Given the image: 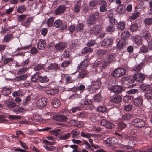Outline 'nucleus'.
<instances>
[{
  "label": "nucleus",
  "mask_w": 152,
  "mask_h": 152,
  "mask_svg": "<svg viewBox=\"0 0 152 152\" xmlns=\"http://www.w3.org/2000/svg\"><path fill=\"white\" fill-rule=\"evenodd\" d=\"M115 59L114 56L112 54H110L106 56L104 62H98L97 63V65L96 67L97 68H99L100 67L103 68L108 64L115 61Z\"/></svg>",
  "instance_id": "obj_1"
},
{
  "label": "nucleus",
  "mask_w": 152,
  "mask_h": 152,
  "mask_svg": "<svg viewBox=\"0 0 152 152\" xmlns=\"http://www.w3.org/2000/svg\"><path fill=\"white\" fill-rule=\"evenodd\" d=\"M101 83L100 79H97L96 81H92L91 84L88 86V88L91 90L92 92H94L99 88Z\"/></svg>",
  "instance_id": "obj_2"
},
{
  "label": "nucleus",
  "mask_w": 152,
  "mask_h": 152,
  "mask_svg": "<svg viewBox=\"0 0 152 152\" xmlns=\"http://www.w3.org/2000/svg\"><path fill=\"white\" fill-rule=\"evenodd\" d=\"M145 78V76L144 74L137 73V74H135L134 75L131 81L132 83H134L135 80H136L139 82H141L144 80Z\"/></svg>",
  "instance_id": "obj_3"
},
{
  "label": "nucleus",
  "mask_w": 152,
  "mask_h": 152,
  "mask_svg": "<svg viewBox=\"0 0 152 152\" xmlns=\"http://www.w3.org/2000/svg\"><path fill=\"white\" fill-rule=\"evenodd\" d=\"M132 124L135 127L142 128L145 126V123L144 120L141 119L136 118L133 120Z\"/></svg>",
  "instance_id": "obj_4"
},
{
  "label": "nucleus",
  "mask_w": 152,
  "mask_h": 152,
  "mask_svg": "<svg viewBox=\"0 0 152 152\" xmlns=\"http://www.w3.org/2000/svg\"><path fill=\"white\" fill-rule=\"evenodd\" d=\"M126 73V71L123 68L117 69L114 70L111 73L113 77H118L124 75Z\"/></svg>",
  "instance_id": "obj_5"
},
{
  "label": "nucleus",
  "mask_w": 152,
  "mask_h": 152,
  "mask_svg": "<svg viewBox=\"0 0 152 152\" xmlns=\"http://www.w3.org/2000/svg\"><path fill=\"white\" fill-rule=\"evenodd\" d=\"M47 104V99L44 98H41L36 102V105L37 107L41 108L45 107Z\"/></svg>",
  "instance_id": "obj_6"
},
{
  "label": "nucleus",
  "mask_w": 152,
  "mask_h": 152,
  "mask_svg": "<svg viewBox=\"0 0 152 152\" xmlns=\"http://www.w3.org/2000/svg\"><path fill=\"white\" fill-rule=\"evenodd\" d=\"M99 17V14L97 12H96L91 15L88 21V24L91 25L96 21Z\"/></svg>",
  "instance_id": "obj_7"
},
{
  "label": "nucleus",
  "mask_w": 152,
  "mask_h": 152,
  "mask_svg": "<svg viewBox=\"0 0 152 152\" xmlns=\"http://www.w3.org/2000/svg\"><path fill=\"white\" fill-rule=\"evenodd\" d=\"M82 105H84L86 107V110H91L94 107V105L92 104V102L91 100L87 101L82 100L81 102Z\"/></svg>",
  "instance_id": "obj_8"
},
{
  "label": "nucleus",
  "mask_w": 152,
  "mask_h": 152,
  "mask_svg": "<svg viewBox=\"0 0 152 152\" xmlns=\"http://www.w3.org/2000/svg\"><path fill=\"white\" fill-rule=\"evenodd\" d=\"M101 31V26L100 25H94L90 29V32L91 34L97 35Z\"/></svg>",
  "instance_id": "obj_9"
},
{
  "label": "nucleus",
  "mask_w": 152,
  "mask_h": 152,
  "mask_svg": "<svg viewBox=\"0 0 152 152\" xmlns=\"http://www.w3.org/2000/svg\"><path fill=\"white\" fill-rule=\"evenodd\" d=\"M113 41V39L111 38L104 39L102 42L101 47L103 48H107L112 44Z\"/></svg>",
  "instance_id": "obj_10"
},
{
  "label": "nucleus",
  "mask_w": 152,
  "mask_h": 152,
  "mask_svg": "<svg viewBox=\"0 0 152 152\" xmlns=\"http://www.w3.org/2000/svg\"><path fill=\"white\" fill-rule=\"evenodd\" d=\"M110 100L112 102L119 103L121 102L122 98L119 95H115L110 97Z\"/></svg>",
  "instance_id": "obj_11"
},
{
  "label": "nucleus",
  "mask_w": 152,
  "mask_h": 152,
  "mask_svg": "<svg viewBox=\"0 0 152 152\" xmlns=\"http://www.w3.org/2000/svg\"><path fill=\"white\" fill-rule=\"evenodd\" d=\"M53 119L57 121L64 122L67 121L68 118L64 115H59L54 116Z\"/></svg>",
  "instance_id": "obj_12"
},
{
  "label": "nucleus",
  "mask_w": 152,
  "mask_h": 152,
  "mask_svg": "<svg viewBox=\"0 0 152 152\" xmlns=\"http://www.w3.org/2000/svg\"><path fill=\"white\" fill-rule=\"evenodd\" d=\"M66 9V7L64 5H60L56 9L55 13L56 15H59L63 13Z\"/></svg>",
  "instance_id": "obj_13"
},
{
  "label": "nucleus",
  "mask_w": 152,
  "mask_h": 152,
  "mask_svg": "<svg viewBox=\"0 0 152 152\" xmlns=\"http://www.w3.org/2000/svg\"><path fill=\"white\" fill-rule=\"evenodd\" d=\"M133 118V115L129 113H126L123 114L121 117L122 121H127L130 120Z\"/></svg>",
  "instance_id": "obj_14"
},
{
  "label": "nucleus",
  "mask_w": 152,
  "mask_h": 152,
  "mask_svg": "<svg viewBox=\"0 0 152 152\" xmlns=\"http://www.w3.org/2000/svg\"><path fill=\"white\" fill-rule=\"evenodd\" d=\"M133 102L136 106L140 107L142 106L143 103V100L141 96L134 98Z\"/></svg>",
  "instance_id": "obj_15"
},
{
  "label": "nucleus",
  "mask_w": 152,
  "mask_h": 152,
  "mask_svg": "<svg viewBox=\"0 0 152 152\" xmlns=\"http://www.w3.org/2000/svg\"><path fill=\"white\" fill-rule=\"evenodd\" d=\"M109 89L114 93H119L122 91L123 88L121 86H112Z\"/></svg>",
  "instance_id": "obj_16"
},
{
  "label": "nucleus",
  "mask_w": 152,
  "mask_h": 152,
  "mask_svg": "<svg viewBox=\"0 0 152 152\" xmlns=\"http://www.w3.org/2000/svg\"><path fill=\"white\" fill-rule=\"evenodd\" d=\"M107 13L109 15V21L111 23L114 25H117L118 23L117 20L113 17V14L112 12L111 11H110L107 12Z\"/></svg>",
  "instance_id": "obj_17"
},
{
  "label": "nucleus",
  "mask_w": 152,
  "mask_h": 152,
  "mask_svg": "<svg viewBox=\"0 0 152 152\" xmlns=\"http://www.w3.org/2000/svg\"><path fill=\"white\" fill-rule=\"evenodd\" d=\"M88 55H86L85 56V59L81 63L79 67L81 69L86 68L89 64L88 60L87 59L88 58Z\"/></svg>",
  "instance_id": "obj_18"
},
{
  "label": "nucleus",
  "mask_w": 152,
  "mask_h": 152,
  "mask_svg": "<svg viewBox=\"0 0 152 152\" xmlns=\"http://www.w3.org/2000/svg\"><path fill=\"white\" fill-rule=\"evenodd\" d=\"M46 43L45 40L41 39L39 40L37 45V48L40 50H43L46 46Z\"/></svg>",
  "instance_id": "obj_19"
},
{
  "label": "nucleus",
  "mask_w": 152,
  "mask_h": 152,
  "mask_svg": "<svg viewBox=\"0 0 152 152\" xmlns=\"http://www.w3.org/2000/svg\"><path fill=\"white\" fill-rule=\"evenodd\" d=\"M125 11V8L123 4L119 5L116 9V12L119 14L124 13Z\"/></svg>",
  "instance_id": "obj_20"
},
{
  "label": "nucleus",
  "mask_w": 152,
  "mask_h": 152,
  "mask_svg": "<svg viewBox=\"0 0 152 152\" xmlns=\"http://www.w3.org/2000/svg\"><path fill=\"white\" fill-rule=\"evenodd\" d=\"M126 43V40L123 39H121L118 42L117 44V47L118 49L121 50L125 46Z\"/></svg>",
  "instance_id": "obj_21"
},
{
  "label": "nucleus",
  "mask_w": 152,
  "mask_h": 152,
  "mask_svg": "<svg viewBox=\"0 0 152 152\" xmlns=\"http://www.w3.org/2000/svg\"><path fill=\"white\" fill-rule=\"evenodd\" d=\"M7 107L9 109L13 108L16 106V104L11 99H8L6 103Z\"/></svg>",
  "instance_id": "obj_22"
},
{
  "label": "nucleus",
  "mask_w": 152,
  "mask_h": 152,
  "mask_svg": "<svg viewBox=\"0 0 152 152\" xmlns=\"http://www.w3.org/2000/svg\"><path fill=\"white\" fill-rule=\"evenodd\" d=\"M51 104L53 107L55 108H58L61 104L60 101L56 98L52 99Z\"/></svg>",
  "instance_id": "obj_23"
},
{
  "label": "nucleus",
  "mask_w": 152,
  "mask_h": 152,
  "mask_svg": "<svg viewBox=\"0 0 152 152\" xmlns=\"http://www.w3.org/2000/svg\"><path fill=\"white\" fill-rule=\"evenodd\" d=\"M66 46V43L61 42L56 45L55 47L56 50H60L64 48Z\"/></svg>",
  "instance_id": "obj_24"
},
{
  "label": "nucleus",
  "mask_w": 152,
  "mask_h": 152,
  "mask_svg": "<svg viewBox=\"0 0 152 152\" xmlns=\"http://www.w3.org/2000/svg\"><path fill=\"white\" fill-rule=\"evenodd\" d=\"M134 44H136L137 46H140L142 44V40L139 37L136 36L133 40Z\"/></svg>",
  "instance_id": "obj_25"
},
{
  "label": "nucleus",
  "mask_w": 152,
  "mask_h": 152,
  "mask_svg": "<svg viewBox=\"0 0 152 152\" xmlns=\"http://www.w3.org/2000/svg\"><path fill=\"white\" fill-rule=\"evenodd\" d=\"M72 138H78L80 132L78 129H75L73 130L71 132Z\"/></svg>",
  "instance_id": "obj_26"
},
{
  "label": "nucleus",
  "mask_w": 152,
  "mask_h": 152,
  "mask_svg": "<svg viewBox=\"0 0 152 152\" xmlns=\"http://www.w3.org/2000/svg\"><path fill=\"white\" fill-rule=\"evenodd\" d=\"M80 108L79 107H75L71 108L70 110H68L66 109L65 111L66 112V113L67 115H68V113H74L76 112L77 110H80Z\"/></svg>",
  "instance_id": "obj_27"
},
{
  "label": "nucleus",
  "mask_w": 152,
  "mask_h": 152,
  "mask_svg": "<svg viewBox=\"0 0 152 152\" xmlns=\"http://www.w3.org/2000/svg\"><path fill=\"white\" fill-rule=\"evenodd\" d=\"M11 92V88L5 87L2 90V94L5 96H8Z\"/></svg>",
  "instance_id": "obj_28"
},
{
  "label": "nucleus",
  "mask_w": 152,
  "mask_h": 152,
  "mask_svg": "<svg viewBox=\"0 0 152 152\" xmlns=\"http://www.w3.org/2000/svg\"><path fill=\"white\" fill-rule=\"evenodd\" d=\"M59 90L57 88L47 90L46 91V94L48 95H53L57 94Z\"/></svg>",
  "instance_id": "obj_29"
},
{
  "label": "nucleus",
  "mask_w": 152,
  "mask_h": 152,
  "mask_svg": "<svg viewBox=\"0 0 152 152\" xmlns=\"http://www.w3.org/2000/svg\"><path fill=\"white\" fill-rule=\"evenodd\" d=\"M129 36L130 33L128 31H124L121 34V39H123L126 41V39L129 37Z\"/></svg>",
  "instance_id": "obj_30"
},
{
  "label": "nucleus",
  "mask_w": 152,
  "mask_h": 152,
  "mask_svg": "<svg viewBox=\"0 0 152 152\" xmlns=\"http://www.w3.org/2000/svg\"><path fill=\"white\" fill-rule=\"evenodd\" d=\"M150 86L149 85L143 84L140 86V89L142 91H147L150 88Z\"/></svg>",
  "instance_id": "obj_31"
},
{
  "label": "nucleus",
  "mask_w": 152,
  "mask_h": 152,
  "mask_svg": "<svg viewBox=\"0 0 152 152\" xmlns=\"http://www.w3.org/2000/svg\"><path fill=\"white\" fill-rule=\"evenodd\" d=\"M144 65V63L142 62L138 65H136L133 67V69L135 71H140L143 67Z\"/></svg>",
  "instance_id": "obj_32"
},
{
  "label": "nucleus",
  "mask_w": 152,
  "mask_h": 152,
  "mask_svg": "<svg viewBox=\"0 0 152 152\" xmlns=\"http://www.w3.org/2000/svg\"><path fill=\"white\" fill-rule=\"evenodd\" d=\"M106 142L108 144H114L117 142V140L115 137H110L106 140Z\"/></svg>",
  "instance_id": "obj_33"
},
{
  "label": "nucleus",
  "mask_w": 152,
  "mask_h": 152,
  "mask_svg": "<svg viewBox=\"0 0 152 152\" xmlns=\"http://www.w3.org/2000/svg\"><path fill=\"white\" fill-rule=\"evenodd\" d=\"M54 21V18L53 17H50L48 19L46 23L48 27H51L53 25Z\"/></svg>",
  "instance_id": "obj_34"
},
{
  "label": "nucleus",
  "mask_w": 152,
  "mask_h": 152,
  "mask_svg": "<svg viewBox=\"0 0 152 152\" xmlns=\"http://www.w3.org/2000/svg\"><path fill=\"white\" fill-rule=\"evenodd\" d=\"M33 17L28 18L25 22L23 23V25L25 27H27L30 25V23L33 20Z\"/></svg>",
  "instance_id": "obj_35"
},
{
  "label": "nucleus",
  "mask_w": 152,
  "mask_h": 152,
  "mask_svg": "<svg viewBox=\"0 0 152 152\" xmlns=\"http://www.w3.org/2000/svg\"><path fill=\"white\" fill-rule=\"evenodd\" d=\"M80 3L79 2H77L76 4L73 9L74 12L76 13H77L80 10Z\"/></svg>",
  "instance_id": "obj_36"
},
{
  "label": "nucleus",
  "mask_w": 152,
  "mask_h": 152,
  "mask_svg": "<svg viewBox=\"0 0 152 152\" xmlns=\"http://www.w3.org/2000/svg\"><path fill=\"white\" fill-rule=\"evenodd\" d=\"M13 112L15 113L19 114L24 112V110L21 107L15 108L13 109Z\"/></svg>",
  "instance_id": "obj_37"
},
{
  "label": "nucleus",
  "mask_w": 152,
  "mask_h": 152,
  "mask_svg": "<svg viewBox=\"0 0 152 152\" xmlns=\"http://www.w3.org/2000/svg\"><path fill=\"white\" fill-rule=\"evenodd\" d=\"M39 80L40 82L43 83H46L49 81V79L46 76H39Z\"/></svg>",
  "instance_id": "obj_38"
},
{
  "label": "nucleus",
  "mask_w": 152,
  "mask_h": 152,
  "mask_svg": "<svg viewBox=\"0 0 152 152\" xmlns=\"http://www.w3.org/2000/svg\"><path fill=\"white\" fill-rule=\"evenodd\" d=\"M84 26V24L83 23H80L78 24L76 28L75 31L76 32L82 31Z\"/></svg>",
  "instance_id": "obj_39"
},
{
  "label": "nucleus",
  "mask_w": 152,
  "mask_h": 152,
  "mask_svg": "<svg viewBox=\"0 0 152 152\" xmlns=\"http://www.w3.org/2000/svg\"><path fill=\"white\" fill-rule=\"evenodd\" d=\"M125 26V23L124 22L120 21L118 23L117 26V28L119 29L122 30L124 29Z\"/></svg>",
  "instance_id": "obj_40"
},
{
  "label": "nucleus",
  "mask_w": 152,
  "mask_h": 152,
  "mask_svg": "<svg viewBox=\"0 0 152 152\" xmlns=\"http://www.w3.org/2000/svg\"><path fill=\"white\" fill-rule=\"evenodd\" d=\"M63 25L62 21L59 19L55 20L54 23V25L56 28H59Z\"/></svg>",
  "instance_id": "obj_41"
},
{
  "label": "nucleus",
  "mask_w": 152,
  "mask_h": 152,
  "mask_svg": "<svg viewBox=\"0 0 152 152\" xmlns=\"http://www.w3.org/2000/svg\"><path fill=\"white\" fill-rule=\"evenodd\" d=\"M27 77V76L26 75H21L16 77L15 78V80L17 81L25 80Z\"/></svg>",
  "instance_id": "obj_42"
},
{
  "label": "nucleus",
  "mask_w": 152,
  "mask_h": 152,
  "mask_svg": "<svg viewBox=\"0 0 152 152\" xmlns=\"http://www.w3.org/2000/svg\"><path fill=\"white\" fill-rule=\"evenodd\" d=\"M93 50L92 49L89 47L85 48L82 51V53L83 54L86 53H90L92 52Z\"/></svg>",
  "instance_id": "obj_43"
},
{
  "label": "nucleus",
  "mask_w": 152,
  "mask_h": 152,
  "mask_svg": "<svg viewBox=\"0 0 152 152\" xmlns=\"http://www.w3.org/2000/svg\"><path fill=\"white\" fill-rule=\"evenodd\" d=\"M97 110L99 112L104 113L107 110V108L104 106H99L97 108Z\"/></svg>",
  "instance_id": "obj_44"
},
{
  "label": "nucleus",
  "mask_w": 152,
  "mask_h": 152,
  "mask_svg": "<svg viewBox=\"0 0 152 152\" xmlns=\"http://www.w3.org/2000/svg\"><path fill=\"white\" fill-rule=\"evenodd\" d=\"M126 125L125 123L123 122L119 123L118 124V129L119 131H121L123 129L126 127Z\"/></svg>",
  "instance_id": "obj_45"
},
{
  "label": "nucleus",
  "mask_w": 152,
  "mask_h": 152,
  "mask_svg": "<svg viewBox=\"0 0 152 152\" xmlns=\"http://www.w3.org/2000/svg\"><path fill=\"white\" fill-rule=\"evenodd\" d=\"M39 74L38 72H37L31 77V80L33 82H36L39 78Z\"/></svg>",
  "instance_id": "obj_46"
},
{
  "label": "nucleus",
  "mask_w": 152,
  "mask_h": 152,
  "mask_svg": "<svg viewBox=\"0 0 152 152\" xmlns=\"http://www.w3.org/2000/svg\"><path fill=\"white\" fill-rule=\"evenodd\" d=\"M83 145H85V147L86 149H87L90 147L91 145L89 143L85 140H82V143L80 145V146H82Z\"/></svg>",
  "instance_id": "obj_47"
},
{
  "label": "nucleus",
  "mask_w": 152,
  "mask_h": 152,
  "mask_svg": "<svg viewBox=\"0 0 152 152\" xmlns=\"http://www.w3.org/2000/svg\"><path fill=\"white\" fill-rule=\"evenodd\" d=\"M86 72L85 70L82 71L79 73L78 77L79 78H82L86 77Z\"/></svg>",
  "instance_id": "obj_48"
},
{
  "label": "nucleus",
  "mask_w": 152,
  "mask_h": 152,
  "mask_svg": "<svg viewBox=\"0 0 152 152\" xmlns=\"http://www.w3.org/2000/svg\"><path fill=\"white\" fill-rule=\"evenodd\" d=\"M144 23L147 25H151L152 24V18H146L144 20Z\"/></svg>",
  "instance_id": "obj_49"
},
{
  "label": "nucleus",
  "mask_w": 152,
  "mask_h": 152,
  "mask_svg": "<svg viewBox=\"0 0 152 152\" xmlns=\"http://www.w3.org/2000/svg\"><path fill=\"white\" fill-rule=\"evenodd\" d=\"M59 67L57 64L56 63L52 64L49 66L50 69L53 70H57L58 69Z\"/></svg>",
  "instance_id": "obj_50"
},
{
  "label": "nucleus",
  "mask_w": 152,
  "mask_h": 152,
  "mask_svg": "<svg viewBox=\"0 0 152 152\" xmlns=\"http://www.w3.org/2000/svg\"><path fill=\"white\" fill-rule=\"evenodd\" d=\"M133 108V106L131 104H127L124 106V109L126 111H130Z\"/></svg>",
  "instance_id": "obj_51"
},
{
  "label": "nucleus",
  "mask_w": 152,
  "mask_h": 152,
  "mask_svg": "<svg viewBox=\"0 0 152 152\" xmlns=\"http://www.w3.org/2000/svg\"><path fill=\"white\" fill-rule=\"evenodd\" d=\"M29 69V67H25L20 68L18 70V74H23L25 73Z\"/></svg>",
  "instance_id": "obj_52"
},
{
  "label": "nucleus",
  "mask_w": 152,
  "mask_h": 152,
  "mask_svg": "<svg viewBox=\"0 0 152 152\" xmlns=\"http://www.w3.org/2000/svg\"><path fill=\"white\" fill-rule=\"evenodd\" d=\"M107 53L106 50L99 49L97 51V54L99 56H100L106 54Z\"/></svg>",
  "instance_id": "obj_53"
},
{
  "label": "nucleus",
  "mask_w": 152,
  "mask_h": 152,
  "mask_svg": "<svg viewBox=\"0 0 152 152\" xmlns=\"http://www.w3.org/2000/svg\"><path fill=\"white\" fill-rule=\"evenodd\" d=\"M139 12H135L130 17V18L131 20H135L139 16Z\"/></svg>",
  "instance_id": "obj_54"
},
{
  "label": "nucleus",
  "mask_w": 152,
  "mask_h": 152,
  "mask_svg": "<svg viewBox=\"0 0 152 152\" xmlns=\"http://www.w3.org/2000/svg\"><path fill=\"white\" fill-rule=\"evenodd\" d=\"M13 96L15 97L18 96H21L23 94V93L22 91L20 90H18L17 91L14 92L13 94Z\"/></svg>",
  "instance_id": "obj_55"
},
{
  "label": "nucleus",
  "mask_w": 152,
  "mask_h": 152,
  "mask_svg": "<svg viewBox=\"0 0 152 152\" xmlns=\"http://www.w3.org/2000/svg\"><path fill=\"white\" fill-rule=\"evenodd\" d=\"M21 117L18 115H10L9 118L10 119L12 120L20 119Z\"/></svg>",
  "instance_id": "obj_56"
},
{
  "label": "nucleus",
  "mask_w": 152,
  "mask_h": 152,
  "mask_svg": "<svg viewBox=\"0 0 152 152\" xmlns=\"http://www.w3.org/2000/svg\"><path fill=\"white\" fill-rule=\"evenodd\" d=\"M138 25L136 23L132 24L130 27L131 30L133 31H136L138 28Z\"/></svg>",
  "instance_id": "obj_57"
},
{
  "label": "nucleus",
  "mask_w": 152,
  "mask_h": 152,
  "mask_svg": "<svg viewBox=\"0 0 152 152\" xmlns=\"http://www.w3.org/2000/svg\"><path fill=\"white\" fill-rule=\"evenodd\" d=\"M91 134L89 133H85L84 131H82L81 133V136L83 137H85L89 139Z\"/></svg>",
  "instance_id": "obj_58"
},
{
  "label": "nucleus",
  "mask_w": 152,
  "mask_h": 152,
  "mask_svg": "<svg viewBox=\"0 0 152 152\" xmlns=\"http://www.w3.org/2000/svg\"><path fill=\"white\" fill-rule=\"evenodd\" d=\"M45 149L47 150L50 151H53L56 149V148L54 146H51L50 147L46 145L44 146Z\"/></svg>",
  "instance_id": "obj_59"
},
{
  "label": "nucleus",
  "mask_w": 152,
  "mask_h": 152,
  "mask_svg": "<svg viewBox=\"0 0 152 152\" xmlns=\"http://www.w3.org/2000/svg\"><path fill=\"white\" fill-rule=\"evenodd\" d=\"M12 38V34L7 35L4 38V41L5 42H8Z\"/></svg>",
  "instance_id": "obj_60"
},
{
  "label": "nucleus",
  "mask_w": 152,
  "mask_h": 152,
  "mask_svg": "<svg viewBox=\"0 0 152 152\" xmlns=\"http://www.w3.org/2000/svg\"><path fill=\"white\" fill-rule=\"evenodd\" d=\"M25 9V7L24 5H20L17 11L18 13H22L24 12Z\"/></svg>",
  "instance_id": "obj_61"
},
{
  "label": "nucleus",
  "mask_w": 152,
  "mask_h": 152,
  "mask_svg": "<svg viewBox=\"0 0 152 152\" xmlns=\"http://www.w3.org/2000/svg\"><path fill=\"white\" fill-rule=\"evenodd\" d=\"M106 29L108 31L112 32L114 31L115 27L112 25H110L107 27Z\"/></svg>",
  "instance_id": "obj_62"
},
{
  "label": "nucleus",
  "mask_w": 152,
  "mask_h": 152,
  "mask_svg": "<svg viewBox=\"0 0 152 152\" xmlns=\"http://www.w3.org/2000/svg\"><path fill=\"white\" fill-rule=\"evenodd\" d=\"M108 121L106 119H102L101 120L100 124L101 125L106 128Z\"/></svg>",
  "instance_id": "obj_63"
},
{
  "label": "nucleus",
  "mask_w": 152,
  "mask_h": 152,
  "mask_svg": "<svg viewBox=\"0 0 152 152\" xmlns=\"http://www.w3.org/2000/svg\"><path fill=\"white\" fill-rule=\"evenodd\" d=\"M97 4H98V1L97 0H93L91 1L89 3L90 6L92 7H94Z\"/></svg>",
  "instance_id": "obj_64"
}]
</instances>
